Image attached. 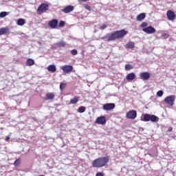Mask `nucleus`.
<instances>
[{
    "mask_svg": "<svg viewBox=\"0 0 176 176\" xmlns=\"http://www.w3.org/2000/svg\"><path fill=\"white\" fill-rule=\"evenodd\" d=\"M140 79H142V80H148V79L151 78V74L149 72H142L140 74Z\"/></svg>",
    "mask_w": 176,
    "mask_h": 176,
    "instance_id": "nucleus-12",
    "label": "nucleus"
},
{
    "mask_svg": "<svg viewBox=\"0 0 176 176\" xmlns=\"http://www.w3.org/2000/svg\"><path fill=\"white\" fill-rule=\"evenodd\" d=\"M141 27H142V28H146V27H148V23H146V22L142 23Z\"/></svg>",
    "mask_w": 176,
    "mask_h": 176,
    "instance_id": "nucleus-33",
    "label": "nucleus"
},
{
    "mask_svg": "<svg viewBox=\"0 0 176 176\" xmlns=\"http://www.w3.org/2000/svg\"><path fill=\"white\" fill-rule=\"evenodd\" d=\"M162 37L163 38V39H167V38H168V34L166 33H164L162 34Z\"/></svg>",
    "mask_w": 176,
    "mask_h": 176,
    "instance_id": "nucleus-35",
    "label": "nucleus"
},
{
    "mask_svg": "<svg viewBox=\"0 0 176 176\" xmlns=\"http://www.w3.org/2000/svg\"><path fill=\"white\" fill-rule=\"evenodd\" d=\"M74 6H67L65 8L61 10L63 13H71V12H74Z\"/></svg>",
    "mask_w": 176,
    "mask_h": 176,
    "instance_id": "nucleus-13",
    "label": "nucleus"
},
{
    "mask_svg": "<svg viewBox=\"0 0 176 176\" xmlns=\"http://www.w3.org/2000/svg\"><path fill=\"white\" fill-rule=\"evenodd\" d=\"M96 176H104V174L102 173H98Z\"/></svg>",
    "mask_w": 176,
    "mask_h": 176,
    "instance_id": "nucleus-37",
    "label": "nucleus"
},
{
    "mask_svg": "<svg viewBox=\"0 0 176 176\" xmlns=\"http://www.w3.org/2000/svg\"><path fill=\"white\" fill-rule=\"evenodd\" d=\"M54 97H56L54 93H47L45 95V100H54Z\"/></svg>",
    "mask_w": 176,
    "mask_h": 176,
    "instance_id": "nucleus-18",
    "label": "nucleus"
},
{
    "mask_svg": "<svg viewBox=\"0 0 176 176\" xmlns=\"http://www.w3.org/2000/svg\"><path fill=\"white\" fill-rule=\"evenodd\" d=\"M105 28H107V25H102L100 26V30H105Z\"/></svg>",
    "mask_w": 176,
    "mask_h": 176,
    "instance_id": "nucleus-36",
    "label": "nucleus"
},
{
    "mask_svg": "<svg viewBox=\"0 0 176 176\" xmlns=\"http://www.w3.org/2000/svg\"><path fill=\"white\" fill-rule=\"evenodd\" d=\"M96 123L98 124H105L107 123V118L104 116H100L96 118Z\"/></svg>",
    "mask_w": 176,
    "mask_h": 176,
    "instance_id": "nucleus-14",
    "label": "nucleus"
},
{
    "mask_svg": "<svg viewBox=\"0 0 176 176\" xmlns=\"http://www.w3.org/2000/svg\"><path fill=\"white\" fill-rule=\"evenodd\" d=\"M81 1H82V2H86V1H87L89 0H81Z\"/></svg>",
    "mask_w": 176,
    "mask_h": 176,
    "instance_id": "nucleus-40",
    "label": "nucleus"
},
{
    "mask_svg": "<svg viewBox=\"0 0 176 176\" xmlns=\"http://www.w3.org/2000/svg\"><path fill=\"white\" fill-rule=\"evenodd\" d=\"M9 32H10L9 28H0V36L1 35H6V34H9Z\"/></svg>",
    "mask_w": 176,
    "mask_h": 176,
    "instance_id": "nucleus-15",
    "label": "nucleus"
},
{
    "mask_svg": "<svg viewBox=\"0 0 176 176\" xmlns=\"http://www.w3.org/2000/svg\"><path fill=\"white\" fill-rule=\"evenodd\" d=\"M49 10V4L47 3H41L37 8L38 14H42V13H45Z\"/></svg>",
    "mask_w": 176,
    "mask_h": 176,
    "instance_id": "nucleus-4",
    "label": "nucleus"
},
{
    "mask_svg": "<svg viewBox=\"0 0 176 176\" xmlns=\"http://www.w3.org/2000/svg\"><path fill=\"white\" fill-rule=\"evenodd\" d=\"M56 45L58 46V47H65V46H67V43L64 41H61L56 43Z\"/></svg>",
    "mask_w": 176,
    "mask_h": 176,
    "instance_id": "nucleus-22",
    "label": "nucleus"
},
{
    "mask_svg": "<svg viewBox=\"0 0 176 176\" xmlns=\"http://www.w3.org/2000/svg\"><path fill=\"white\" fill-rule=\"evenodd\" d=\"M65 87H67V83L61 82L60 84V90H64V89H65Z\"/></svg>",
    "mask_w": 176,
    "mask_h": 176,
    "instance_id": "nucleus-28",
    "label": "nucleus"
},
{
    "mask_svg": "<svg viewBox=\"0 0 176 176\" xmlns=\"http://www.w3.org/2000/svg\"><path fill=\"white\" fill-rule=\"evenodd\" d=\"M115 107H116L115 103H107L103 105V109L104 111H112V109H115Z\"/></svg>",
    "mask_w": 176,
    "mask_h": 176,
    "instance_id": "nucleus-9",
    "label": "nucleus"
},
{
    "mask_svg": "<svg viewBox=\"0 0 176 176\" xmlns=\"http://www.w3.org/2000/svg\"><path fill=\"white\" fill-rule=\"evenodd\" d=\"M168 131H169V132L173 131V128L171 126H170L168 129Z\"/></svg>",
    "mask_w": 176,
    "mask_h": 176,
    "instance_id": "nucleus-39",
    "label": "nucleus"
},
{
    "mask_svg": "<svg viewBox=\"0 0 176 176\" xmlns=\"http://www.w3.org/2000/svg\"><path fill=\"white\" fill-rule=\"evenodd\" d=\"M127 33L128 32L126 30L122 29L111 34L107 33L104 36L102 37V39L103 41H107V42H112L113 41H116V39H123L127 35Z\"/></svg>",
    "mask_w": 176,
    "mask_h": 176,
    "instance_id": "nucleus-1",
    "label": "nucleus"
},
{
    "mask_svg": "<svg viewBox=\"0 0 176 176\" xmlns=\"http://www.w3.org/2000/svg\"><path fill=\"white\" fill-rule=\"evenodd\" d=\"M163 94H164V92H163V91H162V90H160V91H158L157 92V96L158 97H162V96H163Z\"/></svg>",
    "mask_w": 176,
    "mask_h": 176,
    "instance_id": "nucleus-32",
    "label": "nucleus"
},
{
    "mask_svg": "<svg viewBox=\"0 0 176 176\" xmlns=\"http://www.w3.org/2000/svg\"><path fill=\"white\" fill-rule=\"evenodd\" d=\"M47 71H49V72H56L57 71V69L56 68V65H50L47 67Z\"/></svg>",
    "mask_w": 176,
    "mask_h": 176,
    "instance_id": "nucleus-17",
    "label": "nucleus"
},
{
    "mask_svg": "<svg viewBox=\"0 0 176 176\" xmlns=\"http://www.w3.org/2000/svg\"><path fill=\"white\" fill-rule=\"evenodd\" d=\"M109 159H111V156L109 155L98 157L92 162L91 166L94 168L105 167V166L109 163Z\"/></svg>",
    "mask_w": 176,
    "mask_h": 176,
    "instance_id": "nucleus-2",
    "label": "nucleus"
},
{
    "mask_svg": "<svg viewBox=\"0 0 176 176\" xmlns=\"http://www.w3.org/2000/svg\"><path fill=\"white\" fill-rule=\"evenodd\" d=\"M35 65V60H34V59L32 58H28L26 61V65H28V67H32V65Z\"/></svg>",
    "mask_w": 176,
    "mask_h": 176,
    "instance_id": "nucleus-21",
    "label": "nucleus"
},
{
    "mask_svg": "<svg viewBox=\"0 0 176 176\" xmlns=\"http://www.w3.org/2000/svg\"><path fill=\"white\" fill-rule=\"evenodd\" d=\"M25 24V19H19L17 20V25H24Z\"/></svg>",
    "mask_w": 176,
    "mask_h": 176,
    "instance_id": "nucleus-24",
    "label": "nucleus"
},
{
    "mask_svg": "<svg viewBox=\"0 0 176 176\" xmlns=\"http://www.w3.org/2000/svg\"><path fill=\"white\" fill-rule=\"evenodd\" d=\"M126 49H134L135 47V43L129 41L125 45Z\"/></svg>",
    "mask_w": 176,
    "mask_h": 176,
    "instance_id": "nucleus-16",
    "label": "nucleus"
},
{
    "mask_svg": "<svg viewBox=\"0 0 176 176\" xmlns=\"http://www.w3.org/2000/svg\"><path fill=\"white\" fill-rule=\"evenodd\" d=\"M64 25H65V22H64L63 21H60L58 25V27L59 28H63V27H64Z\"/></svg>",
    "mask_w": 176,
    "mask_h": 176,
    "instance_id": "nucleus-30",
    "label": "nucleus"
},
{
    "mask_svg": "<svg viewBox=\"0 0 176 176\" xmlns=\"http://www.w3.org/2000/svg\"><path fill=\"white\" fill-rule=\"evenodd\" d=\"M126 80H134L135 79V74L130 73L126 76Z\"/></svg>",
    "mask_w": 176,
    "mask_h": 176,
    "instance_id": "nucleus-19",
    "label": "nucleus"
},
{
    "mask_svg": "<svg viewBox=\"0 0 176 176\" xmlns=\"http://www.w3.org/2000/svg\"><path fill=\"white\" fill-rule=\"evenodd\" d=\"M133 65H130V64H126L125 65V69L126 71H130V69H133Z\"/></svg>",
    "mask_w": 176,
    "mask_h": 176,
    "instance_id": "nucleus-27",
    "label": "nucleus"
},
{
    "mask_svg": "<svg viewBox=\"0 0 176 176\" xmlns=\"http://www.w3.org/2000/svg\"><path fill=\"white\" fill-rule=\"evenodd\" d=\"M21 163V160L19 158L14 161V166H15V167H19Z\"/></svg>",
    "mask_w": 176,
    "mask_h": 176,
    "instance_id": "nucleus-25",
    "label": "nucleus"
},
{
    "mask_svg": "<svg viewBox=\"0 0 176 176\" xmlns=\"http://www.w3.org/2000/svg\"><path fill=\"white\" fill-rule=\"evenodd\" d=\"M126 117L127 119H135L137 118V111L135 110H131L126 113Z\"/></svg>",
    "mask_w": 176,
    "mask_h": 176,
    "instance_id": "nucleus-8",
    "label": "nucleus"
},
{
    "mask_svg": "<svg viewBox=\"0 0 176 176\" xmlns=\"http://www.w3.org/2000/svg\"><path fill=\"white\" fill-rule=\"evenodd\" d=\"M145 17H146V15L145 14V13H141L139 15H138L136 20L137 21H142V20H144Z\"/></svg>",
    "mask_w": 176,
    "mask_h": 176,
    "instance_id": "nucleus-20",
    "label": "nucleus"
},
{
    "mask_svg": "<svg viewBox=\"0 0 176 176\" xmlns=\"http://www.w3.org/2000/svg\"><path fill=\"white\" fill-rule=\"evenodd\" d=\"M79 101V98L78 96H74L69 102L70 104H77Z\"/></svg>",
    "mask_w": 176,
    "mask_h": 176,
    "instance_id": "nucleus-23",
    "label": "nucleus"
},
{
    "mask_svg": "<svg viewBox=\"0 0 176 176\" xmlns=\"http://www.w3.org/2000/svg\"><path fill=\"white\" fill-rule=\"evenodd\" d=\"M9 140H10V136H6V141H9Z\"/></svg>",
    "mask_w": 176,
    "mask_h": 176,
    "instance_id": "nucleus-38",
    "label": "nucleus"
},
{
    "mask_svg": "<svg viewBox=\"0 0 176 176\" xmlns=\"http://www.w3.org/2000/svg\"><path fill=\"white\" fill-rule=\"evenodd\" d=\"M83 7L85 8V9H87V10H89V12L90 10H91V7L88 4H84Z\"/></svg>",
    "mask_w": 176,
    "mask_h": 176,
    "instance_id": "nucleus-31",
    "label": "nucleus"
},
{
    "mask_svg": "<svg viewBox=\"0 0 176 176\" xmlns=\"http://www.w3.org/2000/svg\"><path fill=\"white\" fill-rule=\"evenodd\" d=\"M48 25L50 27V28H52V30L57 28V25H58V20L52 19V20L48 22Z\"/></svg>",
    "mask_w": 176,
    "mask_h": 176,
    "instance_id": "nucleus-10",
    "label": "nucleus"
},
{
    "mask_svg": "<svg viewBox=\"0 0 176 176\" xmlns=\"http://www.w3.org/2000/svg\"><path fill=\"white\" fill-rule=\"evenodd\" d=\"M166 16L168 20H169L170 21H174V20H175L176 19L175 12H174V11L171 10L167 11Z\"/></svg>",
    "mask_w": 176,
    "mask_h": 176,
    "instance_id": "nucleus-6",
    "label": "nucleus"
},
{
    "mask_svg": "<svg viewBox=\"0 0 176 176\" xmlns=\"http://www.w3.org/2000/svg\"><path fill=\"white\" fill-rule=\"evenodd\" d=\"M8 14H9V13H8L6 12H0V17L1 18L6 17V16H8Z\"/></svg>",
    "mask_w": 176,
    "mask_h": 176,
    "instance_id": "nucleus-29",
    "label": "nucleus"
},
{
    "mask_svg": "<svg viewBox=\"0 0 176 176\" xmlns=\"http://www.w3.org/2000/svg\"><path fill=\"white\" fill-rule=\"evenodd\" d=\"M174 101H175V96H170L164 99V102L170 107H173V105H174Z\"/></svg>",
    "mask_w": 176,
    "mask_h": 176,
    "instance_id": "nucleus-5",
    "label": "nucleus"
},
{
    "mask_svg": "<svg viewBox=\"0 0 176 176\" xmlns=\"http://www.w3.org/2000/svg\"><path fill=\"white\" fill-rule=\"evenodd\" d=\"M151 120V122H157V120H159V118H157V116H155V115H150V114H144L143 116V118H142V121L143 122H149Z\"/></svg>",
    "mask_w": 176,
    "mask_h": 176,
    "instance_id": "nucleus-3",
    "label": "nucleus"
},
{
    "mask_svg": "<svg viewBox=\"0 0 176 176\" xmlns=\"http://www.w3.org/2000/svg\"><path fill=\"white\" fill-rule=\"evenodd\" d=\"M77 111L79 113H83V112L86 111V107L81 106L78 109Z\"/></svg>",
    "mask_w": 176,
    "mask_h": 176,
    "instance_id": "nucleus-26",
    "label": "nucleus"
},
{
    "mask_svg": "<svg viewBox=\"0 0 176 176\" xmlns=\"http://www.w3.org/2000/svg\"><path fill=\"white\" fill-rule=\"evenodd\" d=\"M142 31H144V32H146V34H155V32H156V29H155V28L152 27V26H148L147 28H143Z\"/></svg>",
    "mask_w": 176,
    "mask_h": 176,
    "instance_id": "nucleus-11",
    "label": "nucleus"
},
{
    "mask_svg": "<svg viewBox=\"0 0 176 176\" xmlns=\"http://www.w3.org/2000/svg\"><path fill=\"white\" fill-rule=\"evenodd\" d=\"M61 69L64 74H69V72H72V71H74V66L65 65L61 67Z\"/></svg>",
    "mask_w": 176,
    "mask_h": 176,
    "instance_id": "nucleus-7",
    "label": "nucleus"
},
{
    "mask_svg": "<svg viewBox=\"0 0 176 176\" xmlns=\"http://www.w3.org/2000/svg\"><path fill=\"white\" fill-rule=\"evenodd\" d=\"M71 54H72V56H76V54H78V50H72L71 51Z\"/></svg>",
    "mask_w": 176,
    "mask_h": 176,
    "instance_id": "nucleus-34",
    "label": "nucleus"
}]
</instances>
